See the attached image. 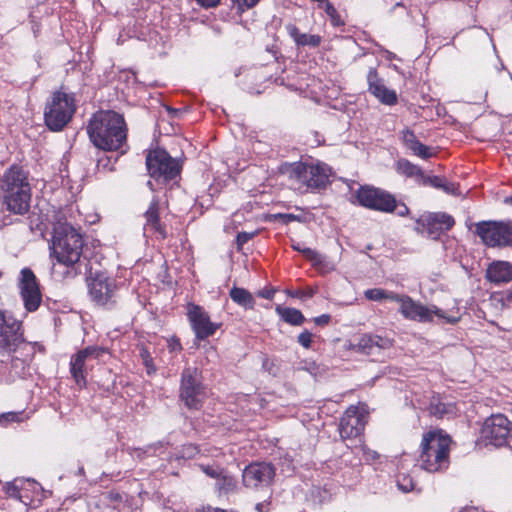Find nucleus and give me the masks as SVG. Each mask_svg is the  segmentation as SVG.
<instances>
[{
  "instance_id": "nucleus-6",
  "label": "nucleus",
  "mask_w": 512,
  "mask_h": 512,
  "mask_svg": "<svg viewBox=\"0 0 512 512\" xmlns=\"http://www.w3.org/2000/svg\"><path fill=\"white\" fill-rule=\"evenodd\" d=\"M75 109L73 96L60 91L55 92L45 107V124L52 131H60L71 120Z\"/></svg>"
},
{
  "instance_id": "nucleus-57",
  "label": "nucleus",
  "mask_w": 512,
  "mask_h": 512,
  "mask_svg": "<svg viewBox=\"0 0 512 512\" xmlns=\"http://www.w3.org/2000/svg\"><path fill=\"white\" fill-rule=\"evenodd\" d=\"M386 58L389 59V60H392V59L396 58V55L394 53H392V52L387 51L386 52Z\"/></svg>"
},
{
  "instance_id": "nucleus-58",
  "label": "nucleus",
  "mask_w": 512,
  "mask_h": 512,
  "mask_svg": "<svg viewBox=\"0 0 512 512\" xmlns=\"http://www.w3.org/2000/svg\"><path fill=\"white\" fill-rule=\"evenodd\" d=\"M459 512H480L477 508H466Z\"/></svg>"
},
{
  "instance_id": "nucleus-60",
  "label": "nucleus",
  "mask_w": 512,
  "mask_h": 512,
  "mask_svg": "<svg viewBox=\"0 0 512 512\" xmlns=\"http://www.w3.org/2000/svg\"><path fill=\"white\" fill-rule=\"evenodd\" d=\"M167 110L172 113V114H176L178 113V110L177 109H170V108H167Z\"/></svg>"
},
{
  "instance_id": "nucleus-39",
  "label": "nucleus",
  "mask_w": 512,
  "mask_h": 512,
  "mask_svg": "<svg viewBox=\"0 0 512 512\" xmlns=\"http://www.w3.org/2000/svg\"><path fill=\"white\" fill-rule=\"evenodd\" d=\"M444 180H445V178H442L440 176H425V175H423L421 184L430 185L434 188L441 189V187L443 186Z\"/></svg>"
},
{
  "instance_id": "nucleus-24",
  "label": "nucleus",
  "mask_w": 512,
  "mask_h": 512,
  "mask_svg": "<svg viewBox=\"0 0 512 512\" xmlns=\"http://www.w3.org/2000/svg\"><path fill=\"white\" fill-rule=\"evenodd\" d=\"M415 231L431 238H437L442 230L432 213H425L415 220Z\"/></svg>"
},
{
  "instance_id": "nucleus-17",
  "label": "nucleus",
  "mask_w": 512,
  "mask_h": 512,
  "mask_svg": "<svg viewBox=\"0 0 512 512\" xmlns=\"http://www.w3.org/2000/svg\"><path fill=\"white\" fill-rule=\"evenodd\" d=\"M19 290L25 309L28 312L36 311L41 304L42 295L37 283L36 276L31 269L23 268L21 270Z\"/></svg>"
},
{
  "instance_id": "nucleus-2",
  "label": "nucleus",
  "mask_w": 512,
  "mask_h": 512,
  "mask_svg": "<svg viewBox=\"0 0 512 512\" xmlns=\"http://www.w3.org/2000/svg\"><path fill=\"white\" fill-rule=\"evenodd\" d=\"M91 142L99 149L114 151L126 141V123L123 116L114 111H99L87 126Z\"/></svg>"
},
{
  "instance_id": "nucleus-23",
  "label": "nucleus",
  "mask_w": 512,
  "mask_h": 512,
  "mask_svg": "<svg viewBox=\"0 0 512 512\" xmlns=\"http://www.w3.org/2000/svg\"><path fill=\"white\" fill-rule=\"evenodd\" d=\"M145 224L144 231H151L157 233L161 238H165L166 233L163 226L160 223L159 218V200L153 198L148 209L144 213Z\"/></svg>"
},
{
  "instance_id": "nucleus-40",
  "label": "nucleus",
  "mask_w": 512,
  "mask_h": 512,
  "mask_svg": "<svg viewBox=\"0 0 512 512\" xmlns=\"http://www.w3.org/2000/svg\"><path fill=\"white\" fill-rule=\"evenodd\" d=\"M160 446V443H156L148 446L146 449L136 448L134 449L133 456L139 459H142L144 455L152 456L156 453V449Z\"/></svg>"
},
{
  "instance_id": "nucleus-59",
  "label": "nucleus",
  "mask_w": 512,
  "mask_h": 512,
  "mask_svg": "<svg viewBox=\"0 0 512 512\" xmlns=\"http://www.w3.org/2000/svg\"><path fill=\"white\" fill-rule=\"evenodd\" d=\"M507 300L512 303V291L507 295Z\"/></svg>"
},
{
  "instance_id": "nucleus-20",
  "label": "nucleus",
  "mask_w": 512,
  "mask_h": 512,
  "mask_svg": "<svg viewBox=\"0 0 512 512\" xmlns=\"http://www.w3.org/2000/svg\"><path fill=\"white\" fill-rule=\"evenodd\" d=\"M368 91L382 104L393 106L397 104L398 97L394 90L385 86L383 79L379 78L376 69L371 68L367 75Z\"/></svg>"
},
{
  "instance_id": "nucleus-52",
  "label": "nucleus",
  "mask_w": 512,
  "mask_h": 512,
  "mask_svg": "<svg viewBox=\"0 0 512 512\" xmlns=\"http://www.w3.org/2000/svg\"><path fill=\"white\" fill-rule=\"evenodd\" d=\"M330 321V315L323 314L314 319V322L318 325H325L328 324Z\"/></svg>"
},
{
  "instance_id": "nucleus-22",
  "label": "nucleus",
  "mask_w": 512,
  "mask_h": 512,
  "mask_svg": "<svg viewBox=\"0 0 512 512\" xmlns=\"http://www.w3.org/2000/svg\"><path fill=\"white\" fill-rule=\"evenodd\" d=\"M486 278L497 285L510 282L512 280V264L506 261L492 262L487 268Z\"/></svg>"
},
{
  "instance_id": "nucleus-41",
  "label": "nucleus",
  "mask_w": 512,
  "mask_h": 512,
  "mask_svg": "<svg viewBox=\"0 0 512 512\" xmlns=\"http://www.w3.org/2000/svg\"><path fill=\"white\" fill-rule=\"evenodd\" d=\"M201 470L209 477L218 479L224 472L222 468L218 466L200 465Z\"/></svg>"
},
{
  "instance_id": "nucleus-35",
  "label": "nucleus",
  "mask_w": 512,
  "mask_h": 512,
  "mask_svg": "<svg viewBox=\"0 0 512 512\" xmlns=\"http://www.w3.org/2000/svg\"><path fill=\"white\" fill-rule=\"evenodd\" d=\"M401 138L405 146L410 150L419 142L414 132L409 129H405L401 132Z\"/></svg>"
},
{
  "instance_id": "nucleus-34",
  "label": "nucleus",
  "mask_w": 512,
  "mask_h": 512,
  "mask_svg": "<svg viewBox=\"0 0 512 512\" xmlns=\"http://www.w3.org/2000/svg\"><path fill=\"white\" fill-rule=\"evenodd\" d=\"M140 357L142 360L143 365L146 368V372L148 375H152L156 372V367L153 363V358L150 354V352L146 348H142L140 350Z\"/></svg>"
},
{
  "instance_id": "nucleus-50",
  "label": "nucleus",
  "mask_w": 512,
  "mask_h": 512,
  "mask_svg": "<svg viewBox=\"0 0 512 512\" xmlns=\"http://www.w3.org/2000/svg\"><path fill=\"white\" fill-rule=\"evenodd\" d=\"M196 1L200 6H202L204 8L216 7L220 3V0H196Z\"/></svg>"
},
{
  "instance_id": "nucleus-43",
  "label": "nucleus",
  "mask_w": 512,
  "mask_h": 512,
  "mask_svg": "<svg viewBox=\"0 0 512 512\" xmlns=\"http://www.w3.org/2000/svg\"><path fill=\"white\" fill-rule=\"evenodd\" d=\"M260 0H232L237 6V9L241 12L253 8Z\"/></svg>"
},
{
  "instance_id": "nucleus-27",
  "label": "nucleus",
  "mask_w": 512,
  "mask_h": 512,
  "mask_svg": "<svg viewBox=\"0 0 512 512\" xmlns=\"http://www.w3.org/2000/svg\"><path fill=\"white\" fill-rule=\"evenodd\" d=\"M396 171L399 174L404 175L406 177L414 178L419 183H421V180L424 175L422 169L419 166L411 163L406 159H400L397 162Z\"/></svg>"
},
{
  "instance_id": "nucleus-53",
  "label": "nucleus",
  "mask_w": 512,
  "mask_h": 512,
  "mask_svg": "<svg viewBox=\"0 0 512 512\" xmlns=\"http://www.w3.org/2000/svg\"><path fill=\"white\" fill-rule=\"evenodd\" d=\"M200 512H236L234 510H225L217 507L207 506L204 507Z\"/></svg>"
},
{
  "instance_id": "nucleus-61",
  "label": "nucleus",
  "mask_w": 512,
  "mask_h": 512,
  "mask_svg": "<svg viewBox=\"0 0 512 512\" xmlns=\"http://www.w3.org/2000/svg\"><path fill=\"white\" fill-rule=\"evenodd\" d=\"M267 363H268V360H267V359H266V360H264V361H263V367H266V366H267Z\"/></svg>"
},
{
  "instance_id": "nucleus-13",
  "label": "nucleus",
  "mask_w": 512,
  "mask_h": 512,
  "mask_svg": "<svg viewBox=\"0 0 512 512\" xmlns=\"http://www.w3.org/2000/svg\"><path fill=\"white\" fill-rule=\"evenodd\" d=\"M146 166L154 179L170 180L180 173L179 163L162 149L149 152L146 157Z\"/></svg>"
},
{
  "instance_id": "nucleus-18",
  "label": "nucleus",
  "mask_w": 512,
  "mask_h": 512,
  "mask_svg": "<svg viewBox=\"0 0 512 512\" xmlns=\"http://www.w3.org/2000/svg\"><path fill=\"white\" fill-rule=\"evenodd\" d=\"M187 316L198 340L214 335L220 326L212 322L208 313L199 305L189 304Z\"/></svg>"
},
{
  "instance_id": "nucleus-55",
  "label": "nucleus",
  "mask_w": 512,
  "mask_h": 512,
  "mask_svg": "<svg viewBox=\"0 0 512 512\" xmlns=\"http://www.w3.org/2000/svg\"><path fill=\"white\" fill-rule=\"evenodd\" d=\"M258 295L265 299H271L273 297V292L271 291H260Z\"/></svg>"
},
{
  "instance_id": "nucleus-56",
  "label": "nucleus",
  "mask_w": 512,
  "mask_h": 512,
  "mask_svg": "<svg viewBox=\"0 0 512 512\" xmlns=\"http://www.w3.org/2000/svg\"><path fill=\"white\" fill-rule=\"evenodd\" d=\"M292 248L295 251L301 252V250L304 248V246L300 242H295V243L292 244Z\"/></svg>"
},
{
  "instance_id": "nucleus-31",
  "label": "nucleus",
  "mask_w": 512,
  "mask_h": 512,
  "mask_svg": "<svg viewBox=\"0 0 512 512\" xmlns=\"http://www.w3.org/2000/svg\"><path fill=\"white\" fill-rule=\"evenodd\" d=\"M216 488L220 493H229L236 488V480L223 472L217 479Z\"/></svg>"
},
{
  "instance_id": "nucleus-30",
  "label": "nucleus",
  "mask_w": 512,
  "mask_h": 512,
  "mask_svg": "<svg viewBox=\"0 0 512 512\" xmlns=\"http://www.w3.org/2000/svg\"><path fill=\"white\" fill-rule=\"evenodd\" d=\"M364 296L367 300L370 301L390 300L395 302L398 297V294L393 291L385 290L382 288H372L365 290Z\"/></svg>"
},
{
  "instance_id": "nucleus-15",
  "label": "nucleus",
  "mask_w": 512,
  "mask_h": 512,
  "mask_svg": "<svg viewBox=\"0 0 512 512\" xmlns=\"http://www.w3.org/2000/svg\"><path fill=\"white\" fill-rule=\"evenodd\" d=\"M367 422V411L360 404L350 406L340 419L339 433L342 439H350L359 436Z\"/></svg>"
},
{
  "instance_id": "nucleus-5",
  "label": "nucleus",
  "mask_w": 512,
  "mask_h": 512,
  "mask_svg": "<svg viewBox=\"0 0 512 512\" xmlns=\"http://www.w3.org/2000/svg\"><path fill=\"white\" fill-rule=\"evenodd\" d=\"M451 438L440 430L429 431L423 435L418 465L428 472L444 470L449 465Z\"/></svg>"
},
{
  "instance_id": "nucleus-21",
  "label": "nucleus",
  "mask_w": 512,
  "mask_h": 512,
  "mask_svg": "<svg viewBox=\"0 0 512 512\" xmlns=\"http://www.w3.org/2000/svg\"><path fill=\"white\" fill-rule=\"evenodd\" d=\"M5 490L9 497L18 499L23 504L28 505L33 499L31 493L38 492L39 485L31 479H15L6 484Z\"/></svg>"
},
{
  "instance_id": "nucleus-33",
  "label": "nucleus",
  "mask_w": 512,
  "mask_h": 512,
  "mask_svg": "<svg viewBox=\"0 0 512 512\" xmlns=\"http://www.w3.org/2000/svg\"><path fill=\"white\" fill-rule=\"evenodd\" d=\"M324 10H325L326 14L330 17V21L333 26L344 25L343 20L341 19L336 8L333 6V4L331 2L325 1Z\"/></svg>"
},
{
  "instance_id": "nucleus-36",
  "label": "nucleus",
  "mask_w": 512,
  "mask_h": 512,
  "mask_svg": "<svg viewBox=\"0 0 512 512\" xmlns=\"http://www.w3.org/2000/svg\"><path fill=\"white\" fill-rule=\"evenodd\" d=\"M411 151L422 159H428L433 156L431 148L422 144L420 141L411 149Z\"/></svg>"
},
{
  "instance_id": "nucleus-37",
  "label": "nucleus",
  "mask_w": 512,
  "mask_h": 512,
  "mask_svg": "<svg viewBox=\"0 0 512 512\" xmlns=\"http://www.w3.org/2000/svg\"><path fill=\"white\" fill-rule=\"evenodd\" d=\"M397 484L399 489L402 490L403 492H410L415 487L414 481L409 476L405 475L398 476Z\"/></svg>"
},
{
  "instance_id": "nucleus-7",
  "label": "nucleus",
  "mask_w": 512,
  "mask_h": 512,
  "mask_svg": "<svg viewBox=\"0 0 512 512\" xmlns=\"http://www.w3.org/2000/svg\"><path fill=\"white\" fill-rule=\"evenodd\" d=\"M179 397L189 409L202 407L207 391L201 381V371L197 367H185L181 374Z\"/></svg>"
},
{
  "instance_id": "nucleus-28",
  "label": "nucleus",
  "mask_w": 512,
  "mask_h": 512,
  "mask_svg": "<svg viewBox=\"0 0 512 512\" xmlns=\"http://www.w3.org/2000/svg\"><path fill=\"white\" fill-rule=\"evenodd\" d=\"M230 298L238 305L242 306L245 309H253L255 305V300L252 294L240 287H233L230 290Z\"/></svg>"
},
{
  "instance_id": "nucleus-49",
  "label": "nucleus",
  "mask_w": 512,
  "mask_h": 512,
  "mask_svg": "<svg viewBox=\"0 0 512 512\" xmlns=\"http://www.w3.org/2000/svg\"><path fill=\"white\" fill-rule=\"evenodd\" d=\"M277 217L283 221V223L288 224L292 221H300V216L294 214H278Z\"/></svg>"
},
{
  "instance_id": "nucleus-16",
  "label": "nucleus",
  "mask_w": 512,
  "mask_h": 512,
  "mask_svg": "<svg viewBox=\"0 0 512 512\" xmlns=\"http://www.w3.org/2000/svg\"><path fill=\"white\" fill-rule=\"evenodd\" d=\"M89 295L98 305L110 306L116 302L115 280L104 273H97L89 282Z\"/></svg>"
},
{
  "instance_id": "nucleus-8",
  "label": "nucleus",
  "mask_w": 512,
  "mask_h": 512,
  "mask_svg": "<svg viewBox=\"0 0 512 512\" xmlns=\"http://www.w3.org/2000/svg\"><path fill=\"white\" fill-rule=\"evenodd\" d=\"M395 302L399 303V312L407 320L429 323L434 320V317H437L448 323L457 321L456 318L447 317L445 312L436 305H423L406 294H398Z\"/></svg>"
},
{
  "instance_id": "nucleus-25",
  "label": "nucleus",
  "mask_w": 512,
  "mask_h": 512,
  "mask_svg": "<svg viewBox=\"0 0 512 512\" xmlns=\"http://www.w3.org/2000/svg\"><path fill=\"white\" fill-rule=\"evenodd\" d=\"M286 29L297 46L317 48L322 42L320 35L301 33L295 25L289 24L286 26Z\"/></svg>"
},
{
  "instance_id": "nucleus-42",
  "label": "nucleus",
  "mask_w": 512,
  "mask_h": 512,
  "mask_svg": "<svg viewBox=\"0 0 512 512\" xmlns=\"http://www.w3.org/2000/svg\"><path fill=\"white\" fill-rule=\"evenodd\" d=\"M25 419L23 412H7L0 416L1 421L6 422H21Z\"/></svg>"
},
{
  "instance_id": "nucleus-10",
  "label": "nucleus",
  "mask_w": 512,
  "mask_h": 512,
  "mask_svg": "<svg viewBox=\"0 0 512 512\" xmlns=\"http://www.w3.org/2000/svg\"><path fill=\"white\" fill-rule=\"evenodd\" d=\"M107 352V349L104 347L88 346L71 356L70 373L80 388L86 386L87 374L92 369L93 362L100 360Z\"/></svg>"
},
{
  "instance_id": "nucleus-54",
  "label": "nucleus",
  "mask_w": 512,
  "mask_h": 512,
  "mask_svg": "<svg viewBox=\"0 0 512 512\" xmlns=\"http://www.w3.org/2000/svg\"><path fill=\"white\" fill-rule=\"evenodd\" d=\"M255 509L258 512H267L269 510V503L268 502L257 503L255 506Z\"/></svg>"
},
{
  "instance_id": "nucleus-46",
  "label": "nucleus",
  "mask_w": 512,
  "mask_h": 512,
  "mask_svg": "<svg viewBox=\"0 0 512 512\" xmlns=\"http://www.w3.org/2000/svg\"><path fill=\"white\" fill-rule=\"evenodd\" d=\"M441 189L447 194L458 195V186L455 183L448 182L446 179L443 181V186Z\"/></svg>"
},
{
  "instance_id": "nucleus-1",
  "label": "nucleus",
  "mask_w": 512,
  "mask_h": 512,
  "mask_svg": "<svg viewBox=\"0 0 512 512\" xmlns=\"http://www.w3.org/2000/svg\"><path fill=\"white\" fill-rule=\"evenodd\" d=\"M83 248L81 234L70 224L60 223L54 228L50 245L51 274L56 279L74 278L80 274V257Z\"/></svg>"
},
{
  "instance_id": "nucleus-62",
  "label": "nucleus",
  "mask_w": 512,
  "mask_h": 512,
  "mask_svg": "<svg viewBox=\"0 0 512 512\" xmlns=\"http://www.w3.org/2000/svg\"><path fill=\"white\" fill-rule=\"evenodd\" d=\"M506 202H508V203L512 204V197L508 198V199L506 200Z\"/></svg>"
},
{
  "instance_id": "nucleus-14",
  "label": "nucleus",
  "mask_w": 512,
  "mask_h": 512,
  "mask_svg": "<svg viewBox=\"0 0 512 512\" xmlns=\"http://www.w3.org/2000/svg\"><path fill=\"white\" fill-rule=\"evenodd\" d=\"M476 234L489 247L512 246V226L505 222L482 221L476 225Z\"/></svg>"
},
{
  "instance_id": "nucleus-3",
  "label": "nucleus",
  "mask_w": 512,
  "mask_h": 512,
  "mask_svg": "<svg viewBox=\"0 0 512 512\" xmlns=\"http://www.w3.org/2000/svg\"><path fill=\"white\" fill-rule=\"evenodd\" d=\"M0 350L14 354L12 366L15 369L19 367L23 369L33 356L32 346L23 339L21 322L2 310H0Z\"/></svg>"
},
{
  "instance_id": "nucleus-38",
  "label": "nucleus",
  "mask_w": 512,
  "mask_h": 512,
  "mask_svg": "<svg viewBox=\"0 0 512 512\" xmlns=\"http://www.w3.org/2000/svg\"><path fill=\"white\" fill-rule=\"evenodd\" d=\"M301 253L310 261L313 262L314 265H319L320 263L323 262V256L321 254H319L317 251L311 249V248H308V247H304L302 250H301Z\"/></svg>"
},
{
  "instance_id": "nucleus-47",
  "label": "nucleus",
  "mask_w": 512,
  "mask_h": 512,
  "mask_svg": "<svg viewBox=\"0 0 512 512\" xmlns=\"http://www.w3.org/2000/svg\"><path fill=\"white\" fill-rule=\"evenodd\" d=\"M107 498L111 503L114 504L115 508L117 507L118 503L123 501V495L114 491L109 492Z\"/></svg>"
},
{
  "instance_id": "nucleus-12",
  "label": "nucleus",
  "mask_w": 512,
  "mask_h": 512,
  "mask_svg": "<svg viewBox=\"0 0 512 512\" xmlns=\"http://www.w3.org/2000/svg\"><path fill=\"white\" fill-rule=\"evenodd\" d=\"M481 437L487 444L504 446L512 437V423L503 414L491 415L483 423Z\"/></svg>"
},
{
  "instance_id": "nucleus-26",
  "label": "nucleus",
  "mask_w": 512,
  "mask_h": 512,
  "mask_svg": "<svg viewBox=\"0 0 512 512\" xmlns=\"http://www.w3.org/2000/svg\"><path fill=\"white\" fill-rule=\"evenodd\" d=\"M391 341L378 335L365 334L359 338L358 347L367 354H372L375 349H388Z\"/></svg>"
},
{
  "instance_id": "nucleus-29",
  "label": "nucleus",
  "mask_w": 512,
  "mask_h": 512,
  "mask_svg": "<svg viewBox=\"0 0 512 512\" xmlns=\"http://www.w3.org/2000/svg\"><path fill=\"white\" fill-rule=\"evenodd\" d=\"M276 312L283 321L291 325H301L305 320L301 311L295 308L277 306Z\"/></svg>"
},
{
  "instance_id": "nucleus-44",
  "label": "nucleus",
  "mask_w": 512,
  "mask_h": 512,
  "mask_svg": "<svg viewBox=\"0 0 512 512\" xmlns=\"http://www.w3.org/2000/svg\"><path fill=\"white\" fill-rule=\"evenodd\" d=\"M298 343L304 348H310L312 343V334L305 330L298 336Z\"/></svg>"
},
{
  "instance_id": "nucleus-32",
  "label": "nucleus",
  "mask_w": 512,
  "mask_h": 512,
  "mask_svg": "<svg viewBox=\"0 0 512 512\" xmlns=\"http://www.w3.org/2000/svg\"><path fill=\"white\" fill-rule=\"evenodd\" d=\"M435 220L438 223V226H440V229L443 230H450L453 225L455 224L454 218L447 214V213H432Z\"/></svg>"
},
{
  "instance_id": "nucleus-48",
  "label": "nucleus",
  "mask_w": 512,
  "mask_h": 512,
  "mask_svg": "<svg viewBox=\"0 0 512 512\" xmlns=\"http://www.w3.org/2000/svg\"><path fill=\"white\" fill-rule=\"evenodd\" d=\"M394 211L400 217H405L409 214V208L403 203L399 204L397 201H396V208Z\"/></svg>"
},
{
  "instance_id": "nucleus-9",
  "label": "nucleus",
  "mask_w": 512,
  "mask_h": 512,
  "mask_svg": "<svg viewBox=\"0 0 512 512\" xmlns=\"http://www.w3.org/2000/svg\"><path fill=\"white\" fill-rule=\"evenodd\" d=\"M331 169L324 163L315 164L293 163L290 166V177L305 184L308 189H323L329 183Z\"/></svg>"
},
{
  "instance_id": "nucleus-11",
  "label": "nucleus",
  "mask_w": 512,
  "mask_h": 512,
  "mask_svg": "<svg viewBox=\"0 0 512 512\" xmlns=\"http://www.w3.org/2000/svg\"><path fill=\"white\" fill-rule=\"evenodd\" d=\"M357 203L370 210L392 213L396 208V199L389 192L372 186H361L356 192Z\"/></svg>"
},
{
  "instance_id": "nucleus-45",
  "label": "nucleus",
  "mask_w": 512,
  "mask_h": 512,
  "mask_svg": "<svg viewBox=\"0 0 512 512\" xmlns=\"http://www.w3.org/2000/svg\"><path fill=\"white\" fill-rule=\"evenodd\" d=\"M167 347L171 353L180 352L182 350V345L178 338L171 337L167 341Z\"/></svg>"
},
{
  "instance_id": "nucleus-19",
  "label": "nucleus",
  "mask_w": 512,
  "mask_h": 512,
  "mask_svg": "<svg viewBox=\"0 0 512 512\" xmlns=\"http://www.w3.org/2000/svg\"><path fill=\"white\" fill-rule=\"evenodd\" d=\"M275 475L273 466L269 463H252L242 474L243 484L248 488L268 486Z\"/></svg>"
},
{
  "instance_id": "nucleus-51",
  "label": "nucleus",
  "mask_w": 512,
  "mask_h": 512,
  "mask_svg": "<svg viewBox=\"0 0 512 512\" xmlns=\"http://www.w3.org/2000/svg\"><path fill=\"white\" fill-rule=\"evenodd\" d=\"M251 237H252V235L249 234V233H246V232L239 233L237 235V243H238V245H243L248 240H250Z\"/></svg>"
},
{
  "instance_id": "nucleus-4",
  "label": "nucleus",
  "mask_w": 512,
  "mask_h": 512,
  "mask_svg": "<svg viewBox=\"0 0 512 512\" xmlns=\"http://www.w3.org/2000/svg\"><path fill=\"white\" fill-rule=\"evenodd\" d=\"M4 203L10 212L24 214L29 209L31 190L25 172L16 166L7 170L1 180Z\"/></svg>"
}]
</instances>
